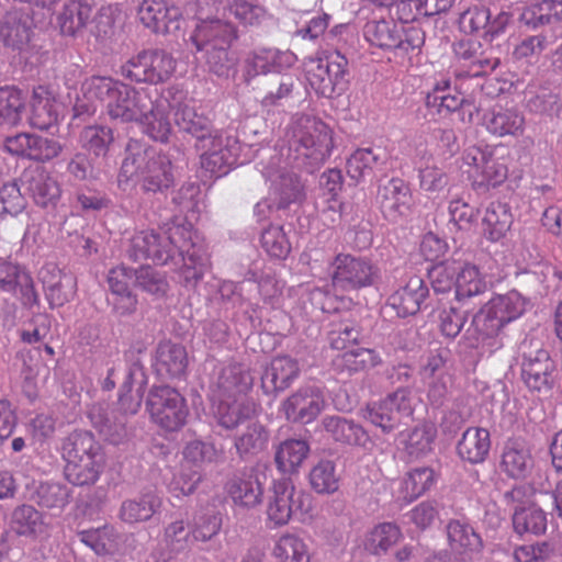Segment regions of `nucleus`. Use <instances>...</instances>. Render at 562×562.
Masks as SVG:
<instances>
[{"mask_svg":"<svg viewBox=\"0 0 562 562\" xmlns=\"http://www.w3.org/2000/svg\"><path fill=\"white\" fill-rule=\"evenodd\" d=\"M304 69L308 86L318 97H339L348 89V59L338 50L306 59Z\"/></svg>","mask_w":562,"mask_h":562,"instance_id":"5","label":"nucleus"},{"mask_svg":"<svg viewBox=\"0 0 562 562\" xmlns=\"http://www.w3.org/2000/svg\"><path fill=\"white\" fill-rule=\"evenodd\" d=\"M311 509L310 495L297 491L291 480L279 479L272 482L265 504L268 527H284L293 517L306 515Z\"/></svg>","mask_w":562,"mask_h":562,"instance_id":"7","label":"nucleus"},{"mask_svg":"<svg viewBox=\"0 0 562 562\" xmlns=\"http://www.w3.org/2000/svg\"><path fill=\"white\" fill-rule=\"evenodd\" d=\"M447 537L451 551L462 559L474 560L484 549L480 533L468 522L452 519L447 524Z\"/></svg>","mask_w":562,"mask_h":562,"instance_id":"26","label":"nucleus"},{"mask_svg":"<svg viewBox=\"0 0 562 562\" xmlns=\"http://www.w3.org/2000/svg\"><path fill=\"white\" fill-rule=\"evenodd\" d=\"M227 10L244 27H260L271 18L263 5L247 0H232Z\"/></svg>","mask_w":562,"mask_h":562,"instance_id":"54","label":"nucleus"},{"mask_svg":"<svg viewBox=\"0 0 562 562\" xmlns=\"http://www.w3.org/2000/svg\"><path fill=\"white\" fill-rule=\"evenodd\" d=\"M120 82L108 76L86 78L80 87V95L74 104V116H92L100 105L106 109Z\"/></svg>","mask_w":562,"mask_h":562,"instance_id":"16","label":"nucleus"},{"mask_svg":"<svg viewBox=\"0 0 562 562\" xmlns=\"http://www.w3.org/2000/svg\"><path fill=\"white\" fill-rule=\"evenodd\" d=\"M437 428L432 423H423L400 434V443L409 460H418L432 451Z\"/></svg>","mask_w":562,"mask_h":562,"instance_id":"36","label":"nucleus"},{"mask_svg":"<svg viewBox=\"0 0 562 562\" xmlns=\"http://www.w3.org/2000/svg\"><path fill=\"white\" fill-rule=\"evenodd\" d=\"M487 290L485 276L482 274L479 267L472 263L459 265L456 278V299L459 302L479 296Z\"/></svg>","mask_w":562,"mask_h":562,"instance_id":"50","label":"nucleus"},{"mask_svg":"<svg viewBox=\"0 0 562 562\" xmlns=\"http://www.w3.org/2000/svg\"><path fill=\"white\" fill-rule=\"evenodd\" d=\"M412 198L409 187L400 178L390 179L379 190L381 210L390 221H397L409 213Z\"/></svg>","mask_w":562,"mask_h":562,"instance_id":"27","label":"nucleus"},{"mask_svg":"<svg viewBox=\"0 0 562 562\" xmlns=\"http://www.w3.org/2000/svg\"><path fill=\"white\" fill-rule=\"evenodd\" d=\"M381 165H383V161L373 149L358 148L347 160V173L351 179L360 181L370 176L374 168Z\"/></svg>","mask_w":562,"mask_h":562,"instance_id":"58","label":"nucleus"},{"mask_svg":"<svg viewBox=\"0 0 562 562\" xmlns=\"http://www.w3.org/2000/svg\"><path fill=\"white\" fill-rule=\"evenodd\" d=\"M195 146L201 151V168L211 176L221 177L226 175L234 164L229 149L224 146L223 136L218 132L207 134L200 142H196Z\"/></svg>","mask_w":562,"mask_h":562,"instance_id":"24","label":"nucleus"},{"mask_svg":"<svg viewBox=\"0 0 562 562\" xmlns=\"http://www.w3.org/2000/svg\"><path fill=\"white\" fill-rule=\"evenodd\" d=\"M177 60L164 49H144L132 56L123 66L122 75L135 82L160 85L171 79Z\"/></svg>","mask_w":562,"mask_h":562,"instance_id":"11","label":"nucleus"},{"mask_svg":"<svg viewBox=\"0 0 562 562\" xmlns=\"http://www.w3.org/2000/svg\"><path fill=\"white\" fill-rule=\"evenodd\" d=\"M342 187L344 177L340 170L329 169L322 175V199L326 204L323 212L341 213L344 203L339 200V195L342 191Z\"/></svg>","mask_w":562,"mask_h":562,"instance_id":"57","label":"nucleus"},{"mask_svg":"<svg viewBox=\"0 0 562 562\" xmlns=\"http://www.w3.org/2000/svg\"><path fill=\"white\" fill-rule=\"evenodd\" d=\"M59 103L56 92L47 86L33 89L31 100V125L38 130H48L58 121Z\"/></svg>","mask_w":562,"mask_h":562,"instance_id":"30","label":"nucleus"},{"mask_svg":"<svg viewBox=\"0 0 562 562\" xmlns=\"http://www.w3.org/2000/svg\"><path fill=\"white\" fill-rule=\"evenodd\" d=\"M65 479L75 486H92L106 468V456L95 436L74 430L61 443Z\"/></svg>","mask_w":562,"mask_h":562,"instance_id":"3","label":"nucleus"},{"mask_svg":"<svg viewBox=\"0 0 562 562\" xmlns=\"http://www.w3.org/2000/svg\"><path fill=\"white\" fill-rule=\"evenodd\" d=\"M436 483L435 471L429 467L409 470L403 477L398 490V497L405 503H412Z\"/></svg>","mask_w":562,"mask_h":562,"instance_id":"49","label":"nucleus"},{"mask_svg":"<svg viewBox=\"0 0 562 562\" xmlns=\"http://www.w3.org/2000/svg\"><path fill=\"white\" fill-rule=\"evenodd\" d=\"M12 528L19 536L43 539L48 536L49 526L42 513L32 505L18 506L12 513Z\"/></svg>","mask_w":562,"mask_h":562,"instance_id":"44","label":"nucleus"},{"mask_svg":"<svg viewBox=\"0 0 562 562\" xmlns=\"http://www.w3.org/2000/svg\"><path fill=\"white\" fill-rule=\"evenodd\" d=\"M143 132L155 142L167 143L172 132L169 121V102L159 99L151 104L145 115L138 120Z\"/></svg>","mask_w":562,"mask_h":562,"instance_id":"35","label":"nucleus"},{"mask_svg":"<svg viewBox=\"0 0 562 562\" xmlns=\"http://www.w3.org/2000/svg\"><path fill=\"white\" fill-rule=\"evenodd\" d=\"M24 110L22 92L14 87L0 88V124L16 125Z\"/></svg>","mask_w":562,"mask_h":562,"instance_id":"60","label":"nucleus"},{"mask_svg":"<svg viewBox=\"0 0 562 562\" xmlns=\"http://www.w3.org/2000/svg\"><path fill=\"white\" fill-rule=\"evenodd\" d=\"M378 277V268L366 257L339 252L330 262V288L334 295L350 305L351 299L339 293L371 286Z\"/></svg>","mask_w":562,"mask_h":562,"instance_id":"8","label":"nucleus"},{"mask_svg":"<svg viewBox=\"0 0 562 562\" xmlns=\"http://www.w3.org/2000/svg\"><path fill=\"white\" fill-rule=\"evenodd\" d=\"M274 562H311L312 553L306 541L297 533L285 531L278 536L271 548Z\"/></svg>","mask_w":562,"mask_h":562,"instance_id":"38","label":"nucleus"},{"mask_svg":"<svg viewBox=\"0 0 562 562\" xmlns=\"http://www.w3.org/2000/svg\"><path fill=\"white\" fill-rule=\"evenodd\" d=\"M428 295V288L420 277L409 278L407 283L389 297L390 306L400 317L415 315Z\"/></svg>","mask_w":562,"mask_h":562,"instance_id":"31","label":"nucleus"},{"mask_svg":"<svg viewBox=\"0 0 562 562\" xmlns=\"http://www.w3.org/2000/svg\"><path fill=\"white\" fill-rule=\"evenodd\" d=\"M150 104L151 99L146 89H135L121 81L109 102L106 114L111 120L137 122Z\"/></svg>","mask_w":562,"mask_h":562,"instance_id":"17","label":"nucleus"},{"mask_svg":"<svg viewBox=\"0 0 562 562\" xmlns=\"http://www.w3.org/2000/svg\"><path fill=\"white\" fill-rule=\"evenodd\" d=\"M402 530L394 522H380L369 529L361 540L363 550L372 555L385 554L402 539Z\"/></svg>","mask_w":562,"mask_h":562,"instance_id":"41","label":"nucleus"},{"mask_svg":"<svg viewBox=\"0 0 562 562\" xmlns=\"http://www.w3.org/2000/svg\"><path fill=\"white\" fill-rule=\"evenodd\" d=\"M292 147L296 153V159H301L303 165L319 166L331 154L333 131L319 119L302 116L295 122L293 128Z\"/></svg>","mask_w":562,"mask_h":562,"instance_id":"6","label":"nucleus"},{"mask_svg":"<svg viewBox=\"0 0 562 562\" xmlns=\"http://www.w3.org/2000/svg\"><path fill=\"white\" fill-rule=\"evenodd\" d=\"M324 426L331 437L341 443L364 446L368 441L366 430L358 424L341 417L330 416L324 419Z\"/></svg>","mask_w":562,"mask_h":562,"instance_id":"51","label":"nucleus"},{"mask_svg":"<svg viewBox=\"0 0 562 562\" xmlns=\"http://www.w3.org/2000/svg\"><path fill=\"white\" fill-rule=\"evenodd\" d=\"M237 38V27L220 19L201 20L191 36L198 50L212 47L231 48Z\"/></svg>","mask_w":562,"mask_h":562,"instance_id":"20","label":"nucleus"},{"mask_svg":"<svg viewBox=\"0 0 562 562\" xmlns=\"http://www.w3.org/2000/svg\"><path fill=\"white\" fill-rule=\"evenodd\" d=\"M269 430L258 420H251L235 437L234 446L237 454L246 460L263 452L269 443Z\"/></svg>","mask_w":562,"mask_h":562,"instance_id":"42","label":"nucleus"},{"mask_svg":"<svg viewBox=\"0 0 562 562\" xmlns=\"http://www.w3.org/2000/svg\"><path fill=\"white\" fill-rule=\"evenodd\" d=\"M137 18L144 27L156 34L177 33L184 22L180 8L166 0H142Z\"/></svg>","mask_w":562,"mask_h":562,"instance_id":"15","label":"nucleus"},{"mask_svg":"<svg viewBox=\"0 0 562 562\" xmlns=\"http://www.w3.org/2000/svg\"><path fill=\"white\" fill-rule=\"evenodd\" d=\"M381 363L380 353L370 348L350 349L336 358V364L350 373L370 370Z\"/></svg>","mask_w":562,"mask_h":562,"instance_id":"53","label":"nucleus"},{"mask_svg":"<svg viewBox=\"0 0 562 562\" xmlns=\"http://www.w3.org/2000/svg\"><path fill=\"white\" fill-rule=\"evenodd\" d=\"M192 234L190 225L179 224L161 232H138L131 240V257L150 259L157 265L173 262L186 283H196L204 276V262L192 243Z\"/></svg>","mask_w":562,"mask_h":562,"instance_id":"1","label":"nucleus"},{"mask_svg":"<svg viewBox=\"0 0 562 562\" xmlns=\"http://www.w3.org/2000/svg\"><path fill=\"white\" fill-rule=\"evenodd\" d=\"M92 12V5L87 1L68 0L56 18L60 34L72 38L81 35L91 20Z\"/></svg>","mask_w":562,"mask_h":562,"instance_id":"32","label":"nucleus"},{"mask_svg":"<svg viewBox=\"0 0 562 562\" xmlns=\"http://www.w3.org/2000/svg\"><path fill=\"white\" fill-rule=\"evenodd\" d=\"M79 538L82 543L91 548L98 555L113 554L119 547V533L110 525L83 530L79 532Z\"/></svg>","mask_w":562,"mask_h":562,"instance_id":"52","label":"nucleus"},{"mask_svg":"<svg viewBox=\"0 0 562 562\" xmlns=\"http://www.w3.org/2000/svg\"><path fill=\"white\" fill-rule=\"evenodd\" d=\"M499 59L492 57L475 40H461L453 45L451 69L457 78H474L494 71Z\"/></svg>","mask_w":562,"mask_h":562,"instance_id":"13","label":"nucleus"},{"mask_svg":"<svg viewBox=\"0 0 562 562\" xmlns=\"http://www.w3.org/2000/svg\"><path fill=\"white\" fill-rule=\"evenodd\" d=\"M491 434L483 427H469L457 445L458 456L471 464L485 461L491 450Z\"/></svg>","mask_w":562,"mask_h":562,"instance_id":"33","label":"nucleus"},{"mask_svg":"<svg viewBox=\"0 0 562 562\" xmlns=\"http://www.w3.org/2000/svg\"><path fill=\"white\" fill-rule=\"evenodd\" d=\"M514 530L522 536L527 532L540 536L547 531V514L538 507L517 509L513 516Z\"/></svg>","mask_w":562,"mask_h":562,"instance_id":"55","label":"nucleus"},{"mask_svg":"<svg viewBox=\"0 0 562 562\" xmlns=\"http://www.w3.org/2000/svg\"><path fill=\"white\" fill-rule=\"evenodd\" d=\"M26 199L15 181L7 182L0 188V218L16 217L26 207Z\"/></svg>","mask_w":562,"mask_h":562,"instance_id":"63","label":"nucleus"},{"mask_svg":"<svg viewBox=\"0 0 562 562\" xmlns=\"http://www.w3.org/2000/svg\"><path fill=\"white\" fill-rule=\"evenodd\" d=\"M426 106L435 111L440 116H446L458 110L468 115V121L472 120L473 113L477 111L474 102L464 98L460 92L452 91L449 80L437 82L432 90L426 95Z\"/></svg>","mask_w":562,"mask_h":562,"instance_id":"18","label":"nucleus"},{"mask_svg":"<svg viewBox=\"0 0 562 562\" xmlns=\"http://www.w3.org/2000/svg\"><path fill=\"white\" fill-rule=\"evenodd\" d=\"M299 373L296 360L289 356L276 357L261 376V387L266 394L282 392L293 383Z\"/></svg>","mask_w":562,"mask_h":562,"instance_id":"29","label":"nucleus"},{"mask_svg":"<svg viewBox=\"0 0 562 562\" xmlns=\"http://www.w3.org/2000/svg\"><path fill=\"white\" fill-rule=\"evenodd\" d=\"M146 408L150 419L166 431L181 429L189 416L183 395L168 385L153 386L148 393Z\"/></svg>","mask_w":562,"mask_h":562,"instance_id":"12","label":"nucleus"},{"mask_svg":"<svg viewBox=\"0 0 562 562\" xmlns=\"http://www.w3.org/2000/svg\"><path fill=\"white\" fill-rule=\"evenodd\" d=\"M411 392L398 389L379 403H373L367 408L368 419L383 431L393 430L403 418L413 414Z\"/></svg>","mask_w":562,"mask_h":562,"instance_id":"14","label":"nucleus"},{"mask_svg":"<svg viewBox=\"0 0 562 562\" xmlns=\"http://www.w3.org/2000/svg\"><path fill=\"white\" fill-rule=\"evenodd\" d=\"M554 362L544 349L524 357L521 378L531 391L547 392L553 386Z\"/></svg>","mask_w":562,"mask_h":562,"instance_id":"22","label":"nucleus"},{"mask_svg":"<svg viewBox=\"0 0 562 562\" xmlns=\"http://www.w3.org/2000/svg\"><path fill=\"white\" fill-rule=\"evenodd\" d=\"M256 415V405L246 397H218L216 416L218 423L233 429Z\"/></svg>","mask_w":562,"mask_h":562,"instance_id":"46","label":"nucleus"},{"mask_svg":"<svg viewBox=\"0 0 562 562\" xmlns=\"http://www.w3.org/2000/svg\"><path fill=\"white\" fill-rule=\"evenodd\" d=\"M525 305L516 291L492 297L472 317L467 330L471 346L488 352L501 349L504 327L522 315Z\"/></svg>","mask_w":562,"mask_h":562,"instance_id":"2","label":"nucleus"},{"mask_svg":"<svg viewBox=\"0 0 562 562\" xmlns=\"http://www.w3.org/2000/svg\"><path fill=\"white\" fill-rule=\"evenodd\" d=\"M175 122L180 130L195 136L196 142L212 133L209 119L198 114L194 108L188 104H180L177 108Z\"/></svg>","mask_w":562,"mask_h":562,"instance_id":"56","label":"nucleus"},{"mask_svg":"<svg viewBox=\"0 0 562 562\" xmlns=\"http://www.w3.org/2000/svg\"><path fill=\"white\" fill-rule=\"evenodd\" d=\"M162 499L155 493H145L139 498L126 499L121 504L119 518L128 525L149 520L161 507Z\"/></svg>","mask_w":562,"mask_h":562,"instance_id":"45","label":"nucleus"},{"mask_svg":"<svg viewBox=\"0 0 562 562\" xmlns=\"http://www.w3.org/2000/svg\"><path fill=\"white\" fill-rule=\"evenodd\" d=\"M252 384L254 378L247 368L239 363L229 364L217 379L218 397H246Z\"/></svg>","mask_w":562,"mask_h":562,"instance_id":"37","label":"nucleus"},{"mask_svg":"<svg viewBox=\"0 0 562 562\" xmlns=\"http://www.w3.org/2000/svg\"><path fill=\"white\" fill-rule=\"evenodd\" d=\"M227 496L237 507L251 509L262 501L263 488L257 477L252 475H236L225 484Z\"/></svg>","mask_w":562,"mask_h":562,"instance_id":"34","label":"nucleus"},{"mask_svg":"<svg viewBox=\"0 0 562 562\" xmlns=\"http://www.w3.org/2000/svg\"><path fill=\"white\" fill-rule=\"evenodd\" d=\"M0 290L8 293H19L25 306L32 307L40 302L32 276L18 263L0 262Z\"/></svg>","mask_w":562,"mask_h":562,"instance_id":"21","label":"nucleus"},{"mask_svg":"<svg viewBox=\"0 0 562 562\" xmlns=\"http://www.w3.org/2000/svg\"><path fill=\"white\" fill-rule=\"evenodd\" d=\"M188 367V353L184 346L170 340L160 341L155 353L154 368L165 379L180 378Z\"/></svg>","mask_w":562,"mask_h":562,"instance_id":"28","label":"nucleus"},{"mask_svg":"<svg viewBox=\"0 0 562 562\" xmlns=\"http://www.w3.org/2000/svg\"><path fill=\"white\" fill-rule=\"evenodd\" d=\"M463 166L471 186L476 191H488L502 186L508 178V165L488 145L470 146L462 155Z\"/></svg>","mask_w":562,"mask_h":562,"instance_id":"9","label":"nucleus"},{"mask_svg":"<svg viewBox=\"0 0 562 562\" xmlns=\"http://www.w3.org/2000/svg\"><path fill=\"white\" fill-rule=\"evenodd\" d=\"M520 20L529 27L562 22V0H540L527 5L520 14Z\"/></svg>","mask_w":562,"mask_h":562,"instance_id":"47","label":"nucleus"},{"mask_svg":"<svg viewBox=\"0 0 562 562\" xmlns=\"http://www.w3.org/2000/svg\"><path fill=\"white\" fill-rule=\"evenodd\" d=\"M310 484L319 494H333L339 487V479L333 461L321 460L310 471Z\"/></svg>","mask_w":562,"mask_h":562,"instance_id":"59","label":"nucleus"},{"mask_svg":"<svg viewBox=\"0 0 562 562\" xmlns=\"http://www.w3.org/2000/svg\"><path fill=\"white\" fill-rule=\"evenodd\" d=\"M134 177L144 192H164L175 182L171 159L168 155L151 149L128 156L122 162L119 186L127 184Z\"/></svg>","mask_w":562,"mask_h":562,"instance_id":"4","label":"nucleus"},{"mask_svg":"<svg viewBox=\"0 0 562 562\" xmlns=\"http://www.w3.org/2000/svg\"><path fill=\"white\" fill-rule=\"evenodd\" d=\"M459 263L456 260L439 262L429 269L428 277L437 293H447L456 285Z\"/></svg>","mask_w":562,"mask_h":562,"instance_id":"64","label":"nucleus"},{"mask_svg":"<svg viewBox=\"0 0 562 562\" xmlns=\"http://www.w3.org/2000/svg\"><path fill=\"white\" fill-rule=\"evenodd\" d=\"M193 542L192 530L183 519H176L164 528L161 544L170 550L184 552Z\"/></svg>","mask_w":562,"mask_h":562,"instance_id":"61","label":"nucleus"},{"mask_svg":"<svg viewBox=\"0 0 562 562\" xmlns=\"http://www.w3.org/2000/svg\"><path fill=\"white\" fill-rule=\"evenodd\" d=\"M513 225V214L508 204L495 201L485 209L482 218V233L484 237L496 243L503 239Z\"/></svg>","mask_w":562,"mask_h":562,"instance_id":"39","label":"nucleus"},{"mask_svg":"<svg viewBox=\"0 0 562 562\" xmlns=\"http://www.w3.org/2000/svg\"><path fill=\"white\" fill-rule=\"evenodd\" d=\"M310 453V446L301 439H285L274 449V464L281 474H295Z\"/></svg>","mask_w":562,"mask_h":562,"instance_id":"40","label":"nucleus"},{"mask_svg":"<svg viewBox=\"0 0 562 562\" xmlns=\"http://www.w3.org/2000/svg\"><path fill=\"white\" fill-rule=\"evenodd\" d=\"M135 284L150 295L162 297L169 290L167 278L150 266L135 270Z\"/></svg>","mask_w":562,"mask_h":562,"instance_id":"62","label":"nucleus"},{"mask_svg":"<svg viewBox=\"0 0 562 562\" xmlns=\"http://www.w3.org/2000/svg\"><path fill=\"white\" fill-rule=\"evenodd\" d=\"M486 131L499 138H518L525 134L526 116L516 106H494L484 116Z\"/></svg>","mask_w":562,"mask_h":562,"instance_id":"23","label":"nucleus"},{"mask_svg":"<svg viewBox=\"0 0 562 562\" xmlns=\"http://www.w3.org/2000/svg\"><path fill=\"white\" fill-rule=\"evenodd\" d=\"M78 142L90 156L105 158L115 142L114 130L101 124L87 125L80 131Z\"/></svg>","mask_w":562,"mask_h":562,"instance_id":"43","label":"nucleus"},{"mask_svg":"<svg viewBox=\"0 0 562 562\" xmlns=\"http://www.w3.org/2000/svg\"><path fill=\"white\" fill-rule=\"evenodd\" d=\"M324 407V397L314 386L299 389L282 403V411L288 420L304 424L313 422Z\"/></svg>","mask_w":562,"mask_h":562,"instance_id":"19","label":"nucleus"},{"mask_svg":"<svg viewBox=\"0 0 562 562\" xmlns=\"http://www.w3.org/2000/svg\"><path fill=\"white\" fill-rule=\"evenodd\" d=\"M499 468L508 477L522 480L533 468V459L526 440L508 438L503 446Z\"/></svg>","mask_w":562,"mask_h":562,"instance_id":"25","label":"nucleus"},{"mask_svg":"<svg viewBox=\"0 0 562 562\" xmlns=\"http://www.w3.org/2000/svg\"><path fill=\"white\" fill-rule=\"evenodd\" d=\"M363 34L370 45L383 50H394L395 56L411 59L418 54L424 44V36L419 29L404 30L394 21H370L364 25Z\"/></svg>","mask_w":562,"mask_h":562,"instance_id":"10","label":"nucleus"},{"mask_svg":"<svg viewBox=\"0 0 562 562\" xmlns=\"http://www.w3.org/2000/svg\"><path fill=\"white\" fill-rule=\"evenodd\" d=\"M0 37L5 46L12 48L27 44L31 37L29 15L15 10L7 12L0 25Z\"/></svg>","mask_w":562,"mask_h":562,"instance_id":"48","label":"nucleus"}]
</instances>
